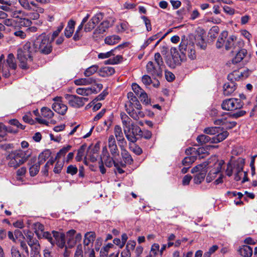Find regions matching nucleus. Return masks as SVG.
I'll use <instances>...</instances> for the list:
<instances>
[{
    "label": "nucleus",
    "instance_id": "f257e3e1",
    "mask_svg": "<svg viewBox=\"0 0 257 257\" xmlns=\"http://www.w3.org/2000/svg\"><path fill=\"white\" fill-rule=\"evenodd\" d=\"M35 51L30 42L25 43L22 47L17 50V58L20 61V66L22 69H27L33 61L32 54Z\"/></svg>",
    "mask_w": 257,
    "mask_h": 257
},
{
    "label": "nucleus",
    "instance_id": "f03ea898",
    "mask_svg": "<svg viewBox=\"0 0 257 257\" xmlns=\"http://www.w3.org/2000/svg\"><path fill=\"white\" fill-rule=\"evenodd\" d=\"M49 36L46 33L40 35L35 41L33 46L35 51H39L41 53L49 54L52 50V43Z\"/></svg>",
    "mask_w": 257,
    "mask_h": 257
},
{
    "label": "nucleus",
    "instance_id": "7ed1b4c3",
    "mask_svg": "<svg viewBox=\"0 0 257 257\" xmlns=\"http://www.w3.org/2000/svg\"><path fill=\"white\" fill-rule=\"evenodd\" d=\"M28 158L26 152L21 150L11 152L6 158L8 166L15 169L26 162Z\"/></svg>",
    "mask_w": 257,
    "mask_h": 257
},
{
    "label": "nucleus",
    "instance_id": "20e7f679",
    "mask_svg": "<svg viewBox=\"0 0 257 257\" xmlns=\"http://www.w3.org/2000/svg\"><path fill=\"white\" fill-rule=\"evenodd\" d=\"M43 236L48 239L52 245L56 244L61 248L63 247L65 245L64 236L57 231H53L52 233L48 231L43 232Z\"/></svg>",
    "mask_w": 257,
    "mask_h": 257
},
{
    "label": "nucleus",
    "instance_id": "39448f33",
    "mask_svg": "<svg viewBox=\"0 0 257 257\" xmlns=\"http://www.w3.org/2000/svg\"><path fill=\"white\" fill-rule=\"evenodd\" d=\"M208 165V162H205L197 165L192 169L191 173H196L193 179L195 184H199L204 180L206 175L207 168Z\"/></svg>",
    "mask_w": 257,
    "mask_h": 257
},
{
    "label": "nucleus",
    "instance_id": "423d86ee",
    "mask_svg": "<svg viewBox=\"0 0 257 257\" xmlns=\"http://www.w3.org/2000/svg\"><path fill=\"white\" fill-rule=\"evenodd\" d=\"M228 132L224 131L212 138L205 135H201L197 138L196 140L201 145L209 142L211 143H218L224 140L228 137Z\"/></svg>",
    "mask_w": 257,
    "mask_h": 257
},
{
    "label": "nucleus",
    "instance_id": "0eeeda50",
    "mask_svg": "<svg viewBox=\"0 0 257 257\" xmlns=\"http://www.w3.org/2000/svg\"><path fill=\"white\" fill-rule=\"evenodd\" d=\"M244 104L240 99L231 98L224 100L221 104L223 110L234 111L241 108Z\"/></svg>",
    "mask_w": 257,
    "mask_h": 257
},
{
    "label": "nucleus",
    "instance_id": "6e6552de",
    "mask_svg": "<svg viewBox=\"0 0 257 257\" xmlns=\"http://www.w3.org/2000/svg\"><path fill=\"white\" fill-rule=\"evenodd\" d=\"M170 52L172 60L170 58H167L166 60V63L170 67L174 68L186 59L185 54L181 53V54H180L176 48H172Z\"/></svg>",
    "mask_w": 257,
    "mask_h": 257
},
{
    "label": "nucleus",
    "instance_id": "1a4fd4ad",
    "mask_svg": "<svg viewBox=\"0 0 257 257\" xmlns=\"http://www.w3.org/2000/svg\"><path fill=\"white\" fill-rule=\"evenodd\" d=\"M123 131L127 139L132 143L136 142L142 134L141 128L135 123L128 127L124 128Z\"/></svg>",
    "mask_w": 257,
    "mask_h": 257
},
{
    "label": "nucleus",
    "instance_id": "9d476101",
    "mask_svg": "<svg viewBox=\"0 0 257 257\" xmlns=\"http://www.w3.org/2000/svg\"><path fill=\"white\" fill-rule=\"evenodd\" d=\"M179 50L181 53L185 54V56L187 55L191 60H194L196 57L194 44L191 41L186 42V41H184L181 42L179 45Z\"/></svg>",
    "mask_w": 257,
    "mask_h": 257
},
{
    "label": "nucleus",
    "instance_id": "9b49d317",
    "mask_svg": "<svg viewBox=\"0 0 257 257\" xmlns=\"http://www.w3.org/2000/svg\"><path fill=\"white\" fill-rule=\"evenodd\" d=\"M66 98L68 100L69 104L72 107L79 108L84 104L85 101H87L88 98L86 97H79L75 95L67 94Z\"/></svg>",
    "mask_w": 257,
    "mask_h": 257
},
{
    "label": "nucleus",
    "instance_id": "f8f14e48",
    "mask_svg": "<svg viewBox=\"0 0 257 257\" xmlns=\"http://www.w3.org/2000/svg\"><path fill=\"white\" fill-rule=\"evenodd\" d=\"M62 98L61 97H55L53 99L54 101L52 105L53 109L57 113L61 114L64 115L67 109V106L63 103Z\"/></svg>",
    "mask_w": 257,
    "mask_h": 257
},
{
    "label": "nucleus",
    "instance_id": "ddd939ff",
    "mask_svg": "<svg viewBox=\"0 0 257 257\" xmlns=\"http://www.w3.org/2000/svg\"><path fill=\"white\" fill-rule=\"evenodd\" d=\"M250 58V55H248L247 51L244 49L240 50L232 58L233 64H237L243 61L244 64H247Z\"/></svg>",
    "mask_w": 257,
    "mask_h": 257
},
{
    "label": "nucleus",
    "instance_id": "4468645a",
    "mask_svg": "<svg viewBox=\"0 0 257 257\" xmlns=\"http://www.w3.org/2000/svg\"><path fill=\"white\" fill-rule=\"evenodd\" d=\"M103 15L101 13H98L95 14L90 20L85 25L84 31L85 32H90L92 30L96 25L102 20Z\"/></svg>",
    "mask_w": 257,
    "mask_h": 257
},
{
    "label": "nucleus",
    "instance_id": "2eb2a0df",
    "mask_svg": "<svg viewBox=\"0 0 257 257\" xmlns=\"http://www.w3.org/2000/svg\"><path fill=\"white\" fill-rule=\"evenodd\" d=\"M147 72L155 78L162 76V68L160 66H155L152 61H149L146 66Z\"/></svg>",
    "mask_w": 257,
    "mask_h": 257
},
{
    "label": "nucleus",
    "instance_id": "dca6fc26",
    "mask_svg": "<svg viewBox=\"0 0 257 257\" xmlns=\"http://www.w3.org/2000/svg\"><path fill=\"white\" fill-rule=\"evenodd\" d=\"M103 162H104L105 165L108 167H110L114 164V166L117 168L118 165L117 164H116L113 160L112 157H110L109 153L107 150V147L104 146L102 148V157L101 160Z\"/></svg>",
    "mask_w": 257,
    "mask_h": 257
},
{
    "label": "nucleus",
    "instance_id": "f3484780",
    "mask_svg": "<svg viewBox=\"0 0 257 257\" xmlns=\"http://www.w3.org/2000/svg\"><path fill=\"white\" fill-rule=\"evenodd\" d=\"M108 147L112 157L114 158L119 155V151L116 145L114 137L113 135H110L108 137Z\"/></svg>",
    "mask_w": 257,
    "mask_h": 257
},
{
    "label": "nucleus",
    "instance_id": "a211bd4d",
    "mask_svg": "<svg viewBox=\"0 0 257 257\" xmlns=\"http://www.w3.org/2000/svg\"><path fill=\"white\" fill-rule=\"evenodd\" d=\"M114 134L120 148L123 147L126 145V142L123 137L121 127L119 125H116L114 126Z\"/></svg>",
    "mask_w": 257,
    "mask_h": 257
},
{
    "label": "nucleus",
    "instance_id": "6ab92c4d",
    "mask_svg": "<svg viewBox=\"0 0 257 257\" xmlns=\"http://www.w3.org/2000/svg\"><path fill=\"white\" fill-rule=\"evenodd\" d=\"M1 8L2 10L9 12L11 17L19 19L21 17H25V12L20 10H14L10 7V5L2 6Z\"/></svg>",
    "mask_w": 257,
    "mask_h": 257
},
{
    "label": "nucleus",
    "instance_id": "aec40b11",
    "mask_svg": "<svg viewBox=\"0 0 257 257\" xmlns=\"http://www.w3.org/2000/svg\"><path fill=\"white\" fill-rule=\"evenodd\" d=\"M113 23L114 21L112 19L103 21L94 31V34H103L113 25Z\"/></svg>",
    "mask_w": 257,
    "mask_h": 257
},
{
    "label": "nucleus",
    "instance_id": "412c9836",
    "mask_svg": "<svg viewBox=\"0 0 257 257\" xmlns=\"http://www.w3.org/2000/svg\"><path fill=\"white\" fill-rule=\"evenodd\" d=\"M125 45L126 44H121L117 46L115 48L105 53H100L98 55V58L99 59H104L106 58H110L112 56H114L116 54V51L117 50L122 49Z\"/></svg>",
    "mask_w": 257,
    "mask_h": 257
},
{
    "label": "nucleus",
    "instance_id": "4be33fe9",
    "mask_svg": "<svg viewBox=\"0 0 257 257\" xmlns=\"http://www.w3.org/2000/svg\"><path fill=\"white\" fill-rule=\"evenodd\" d=\"M76 92L79 95L88 96L93 93H97L98 91L94 86H93L87 88H78L76 90Z\"/></svg>",
    "mask_w": 257,
    "mask_h": 257
},
{
    "label": "nucleus",
    "instance_id": "5701e85b",
    "mask_svg": "<svg viewBox=\"0 0 257 257\" xmlns=\"http://www.w3.org/2000/svg\"><path fill=\"white\" fill-rule=\"evenodd\" d=\"M95 238V233L93 232H87L84 236L83 241L84 248L90 246L92 248V244Z\"/></svg>",
    "mask_w": 257,
    "mask_h": 257
},
{
    "label": "nucleus",
    "instance_id": "b1692460",
    "mask_svg": "<svg viewBox=\"0 0 257 257\" xmlns=\"http://www.w3.org/2000/svg\"><path fill=\"white\" fill-rule=\"evenodd\" d=\"M236 89L235 82H228L223 85V93L225 95L228 96L231 94Z\"/></svg>",
    "mask_w": 257,
    "mask_h": 257
},
{
    "label": "nucleus",
    "instance_id": "393cba45",
    "mask_svg": "<svg viewBox=\"0 0 257 257\" xmlns=\"http://www.w3.org/2000/svg\"><path fill=\"white\" fill-rule=\"evenodd\" d=\"M238 252L243 257H250L252 254V249L249 246L243 245L239 247Z\"/></svg>",
    "mask_w": 257,
    "mask_h": 257
},
{
    "label": "nucleus",
    "instance_id": "a878e982",
    "mask_svg": "<svg viewBox=\"0 0 257 257\" xmlns=\"http://www.w3.org/2000/svg\"><path fill=\"white\" fill-rule=\"evenodd\" d=\"M75 22L72 20H70L68 22L67 26L65 29L64 34L67 38H70L72 36L75 27Z\"/></svg>",
    "mask_w": 257,
    "mask_h": 257
},
{
    "label": "nucleus",
    "instance_id": "bb28decb",
    "mask_svg": "<svg viewBox=\"0 0 257 257\" xmlns=\"http://www.w3.org/2000/svg\"><path fill=\"white\" fill-rule=\"evenodd\" d=\"M228 33L227 31H223L216 42V46L217 48H221L225 45V40L227 37Z\"/></svg>",
    "mask_w": 257,
    "mask_h": 257
},
{
    "label": "nucleus",
    "instance_id": "cd10ccee",
    "mask_svg": "<svg viewBox=\"0 0 257 257\" xmlns=\"http://www.w3.org/2000/svg\"><path fill=\"white\" fill-rule=\"evenodd\" d=\"M121 155L123 160L124 161L125 164L131 165L133 163V159L129 154V153L124 149L123 147H121Z\"/></svg>",
    "mask_w": 257,
    "mask_h": 257
},
{
    "label": "nucleus",
    "instance_id": "c85d7f7f",
    "mask_svg": "<svg viewBox=\"0 0 257 257\" xmlns=\"http://www.w3.org/2000/svg\"><path fill=\"white\" fill-rule=\"evenodd\" d=\"M120 38L117 35H112L105 38V43L108 45H113L119 42Z\"/></svg>",
    "mask_w": 257,
    "mask_h": 257
},
{
    "label": "nucleus",
    "instance_id": "c756f323",
    "mask_svg": "<svg viewBox=\"0 0 257 257\" xmlns=\"http://www.w3.org/2000/svg\"><path fill=\"white\" fill-rule=\"evenodd\" d=\"M31 21L28 18L21 17L19 19H16V26L27 27L31 26Z\"/></svg>",
    "mask_w": 257,
    "mask_h": 257
},
{
    "label": "nucleus",
    "instance_id": "7c9ffc66",
    "mask_svg": "<svg viewBox=\"0 0 257 257\" xmlns=\"http://www.w3.org/2000/svg\"><path fill=\"white\" fill-rule=\"evenodd\" d=\"M120 117L123 129L130 127L134 123L132 120L124 113H121Z\"/></svg>",
    "mask_w": 257,
    "mask_h": 257
},
{
    "label": "nucleus",
    "instance_id": "2f4dec72",
    "mask_svg": "<svg viewBox=\"0 0 257 257\" xmlns=\"http://www.w3.org/2000/svg\"><path fill=\"white\" fill-rule=\"evenodd\" d=\"M115 72L114 69L112 67L106 66L100 70V75L102 77L110 76Z\"/></svg>",
    "mask_w": 257,
    "mask_h": 257
},
{
    "label": "nucleus",
    "instance_id": "473e14b6",
    "mask_svg": "<svg viewBox=\"0 0 257 257\" xmlns=\"http://www.w3.org/2000/svg\"><path fill=\"white\" fill-rule=\"evenodd\" d=\"M241 73L239 71H234L232 73L229 74L227 76L228 80L231 82H235L240 79Z\"/></svg>",
    "mask_w": 257,
    "mask_h": 257
},
{
    "label": "nucleus",
    "instance_id": "72a5a7b5",
    "mask_svg": "<svg viewBox=\"0 0 257 257\" xmlns=\"http://www.w3.org/2000/svg\"><path fill=\"white\" fill-rule=\"evenodd\" d=\"M51 155V152L49 150H46L42 152L39 156L38 162L39 165L43 164L46 160L49 158Z\"/></svg>",
    "mask_w": 257,
    "mask_h": 257
},
{
    "label": "nucleus",
    "instance_id": "f704fd0d",
    "mask_svg": "<svg viewBox=\"0 0 257 257\" xmlns=\"http://www.w3.org/2000/svg\"><path fill=\"white\" fill-rule=\"evenodd\" d=\"M86 79H87V85L92 84V85H94L96 86V88L98 89L97 91H98V92L99 91H100V90H101L102 88H103L102 84L101 83H97V79L95 78H94L93 77H87V78H86Z\"/></svg>",
    "mask_w": 257,
    "mask_h": 257
},
{
    "label": "nucleus",
    "instance_id": "c9c22d12",
    "mask_svg": "<svg viewBox=\"0 0 257 257\" xmlns=\"http://www.w3.org/2000/svg\"><path fill=\"white\" fill-rule=\"evenodd\" d=\"M122 60V56L120 55H116L112 58H109L105 61V64L115 65L119 63Z\"/></svg>",
    "mask_w": 257,
    "mask_h": 257
},
{
    "label": "nucleus",
    "instance_id": "e433bc0d",
    "mask_svg": "<svg viewBox=\"0 0 257 257\" xmlns=\"http://www.w3.org/2000/svg\"><path fill=\"white\" fill-rule=\"evenodd\" d=\"M41 116L50 119L54 115V112L49 108L44 107L41 110Z\"/></svg>",
    "mask_w": 257,
    "mask_h": 257
},
{
    "label": "nucleus",
    "instance_id": "4c0bfd02",
    "mask_svg": "<svg viewBox=\"0 0 257 257\" xmlns=\"http://www.w3.org/2000/svg\"><path fill=\"white\" fill-rule=\"evenodd\" d=\"M236 37L234 36H231L228 38L227 37L224 45L225 49L226 50H230L233 47L234 41L236 40Z\"/></svg>",
    "mask_w": 257,
    "mask_h": 257
},
{
    "label": "nucleus",
    "instance_id": "58836bf2",
    "mask_svg": "<svg viewBox=\"0 0 257 257\" xmlns=\"http://www.w3.org/2000/svg\"><path fill=\"white\" fill-rule=\"evenodd\" d=\"M221 131V130H220V128L216 126L206 127L204 130V132L205 134L210 135H215L216 134H219L222 133L220 132Z\"/></svg>",
    "mask_w": 257,
    "mask_h": 257
},
{
    "label": "nucleus",
    "instance_id": "ea45409f",
    "mask_svg": "<svg viewBox=\"0 0 257 257\" xmlns=\"http://www.w3.org/2000/svg\"><path fill=\"white\" fill-rule=\"evenodd\" d=\"M98 69V66L97 65H93L87 68L84 72V75L86 77H89L90 76L94 74Z\"/></svg>",
    "mask_w": 257,
    "mask_h": 257
},
{
    "label": "nucleus",
    "instance_id": "a19ab883",
    "mask_svg": "<svg viewBox=\"0 0 257 257\" xmlns=\"http://www.w3.org/2000/svg\"><path fill=\"white\" fill-rule=\"evenodd\" d=\"M137 110V111L134 109L133 112L129 114L130 116L135 120H138L140 118L144 117L145 114L143 111H142L141 110Z\"/></svg>",
    "mask_w": 257,
    "mask_h": 257
},
{
    "label": "nucleus",
    "instance_id": "79ce46f5",
    "mask_svg": "<svg viewBox=\"0 0 257 257\" xmlns=\"http://www.w3.org/2000/svg\"><path fill=\"white\" fill-rule=\"evenodd\" d=\"M71 148V146L70 145H67L66 147H64L57 154L55 159H59L61 157L64 156Z\"/></svg>",
    "mask_w": 257,
    "mask_h": 257
},
{
    "label": "nucleus",
    "instance_id": "37998d69",
    "mask_svg": "<svg viewBox=\"0 0 257 257\" xmlns=\"http://www.w3.org/2000/svg\"><path fill=\"white\" fill-rule=\"evenodd\" d=\"M196 158L194 156H190L185 157L182 161V164L185 166L189 167L196 160Z\"/></svg>",
    "mask_w": 257,
    "mask_h": 257
},
{
    "label": "nucleus",
    "instance_id": "c03bdc74",
    "mask_svg": "<svg viewBox=\"0 0 257 257\" xmlns=\"http://www.w3.org/2000/svg\"><path fill=\"white\" fill-rule=\"evenodd\" d=\"M85 257H95V253L93 248L90 246L84 248Z\"/></svg>",
    "mask_w": 257,
    "mask_h": 257
},
{
    "label": "nucleus",
    "instance_id": "a18cd8bd",
    "mask_svg": "<svg viewBox=\"0 0 257 257\" xmlns=\"http://www.w3.org/2000/svg\"><path fill=\"white\" fill-rule=\"evenodd\" d=\"M37 11L38 12L30 13L29 14H26V16H28L30 19H32L33 20H37L40 17L39 13H43L44 10L42 8H38Z\"/></svg>",
    "mask_w": 257,
    "mask_h": 257
},
{
    "label": "nucleus",
    "instance_id": "49530a36",
    "mask_svg": "<svg viewBox=\"0 0 257 257\" xmlns=\"http://www.w3.org/2000/svg\"><path fill=\"white\" fill-rule=\"evenodd\" d=\"M40 165L37 163L30 168V174L31 176H35L38 174L40 170Z\"/></svg>",
    "mask_w": 257,
    "mask_h": 257
},
{
    "label": "nucleus",
    "instance_id": "de8ad7c7",
    "mask_svg": "<svg viewBox=\"0 0 257 257\" xmlns=\"http://www.w3.org/2000/svg\"><path fill=\"white\" fill-rule=\"evenodd\" d=\"M85 148V147L84 146H82L78 150L77 153L75 157V160L76 161L80 162L82 160V158L84 154Z\"/></svg>",
    "mask_w": 257,
    "mask_h": 257
},
{
    "label": "nucleus",
    "instance_id": "09e8293b",
    "mask_svg": "<svg viewBox=\"0 0 257 257\" xmlns=\"http://www.w3.org/2000/svg\"><path fill=\"white\" fill-rule=\"evenodd\" d=\"M161 33H158L157 34L150 37L143 44V47L146 48L152 42L159 39L161 36Z\"/></svg>",
    "mask_w": 257,
    "mask_h": 257
},
{
    "label": "nucleus",
    "instance_id": "8fccbe9b",
    "mask_svg": "<svg viewBox=\"0 0 257 257\" xmlns=\"http://www.w3.org/2000/svg\"><path fill=\"white\" fill-rule=\"evenodd\" d=\"M83 247L81 244H78L75 249L74 257H83Z\"/></svg>",
    "mask_w": 257,
    "mask_h": 257
},
{
    "label": "nucleus",
    "instance_id": "3c124183",
    "mask_svg": "<svg viewBox=\"0 0 257 257\" xmlns=\"http://www.w3.org/2000/svg\"><path fill=\"white\" fill-rule=\"evenodd\" d=\"M196 45L200 47L202 49H205L206 46V45L204 42V39L202 37L199 35L196 38Z\"/></svg>",
    "mask_w": 257,
    "mask_h": 257
},
{
    "label": "nucleus",
    "instance_id": "603ef678",
    "mask_svg": "<svg viewBox=\"0 0 257 257\" xmlns=\"http://www.w3.org/2000/svg\"><path fill=\"white\" fill-rule=\"evenodd\" d=\"M31 256L40 254V245L39 243H36L34 246L31 247Z\"/></svg>",
    "mask_w": 257,
    "mask_h": 257
},
{
    "label": "nucleus",
    "instance_id": "864d4df0",
    "mask_svg": "<svg viewBox=\"0 0 257 257\" xmlns=\"http://www.w3.org/2000/svg\"><path fill=\"white\" fill-rule=\"evenodd\" d=\"M130 150L135 154L140 155L143 153L142 149L138 145L134 144L130 146Z\"/></svg>",
    "mask_w": 257,
    "mask_h": 257
},
{
    "label": "nucleus",
    "instance_id": "5fc2aeb1",
    "mask_svg": "<svg viewBox=\"0 0 257 257\" xmlns=\"http://www.w3.org/2000/svg\"><path fill=\"white\" fill-rule=\"evenodd\" d=\"M64 25L63 23H61L58 26L57 30L53 32L52 35V40H54L59 35L60 32L63 29Z\"/></svg>",
    "mask_w": 257,
    "mask_h": 257
},
{
    "label": "nucleus",
    "instance_id": "6e6d98bb",
    "mask_svg": "<svg viewBox=\"0 0 257 257\" xmlns=\"http://www.w3.org/2000/svg\"><path fill=\"white\" fill-rule=\"evenodd\" d=\"M154 59L157 66H160V67H162V66H163L164 62L159 53H155L154 56Z\"/></svg>",
    "mask_w": 257,
    "mask_h": 257
},
{
    "label": "nucleus",
    "instance_id": "4d7b16f0",
    "mask_svg": "<svg viewBox=\"0 0 257 257\" xmlns=\"http://www.w3.org/2000/svg\"><path fill=\"white\" fill-rule=\"evenodd\" d=\"M128 23L126 22L120 23L117 26V31L119 32H123L128 29Z\"/></svg>",
    "mask_w": 257,
    "mask_h": 257
},
{
    "label": "nucleus",
    "instance_id": "13d9d810",
    "mask_svg": "<svg viewBox=\"0 0 257 257\" xmlns=\"http://www.w3.org/2000/svg\"><path fill=\"white\" fill-rule=\"evenodd\" d=\"M141 19L143 20L148 31L152 30V26L150 20L146 16H142Z\"/></svg>",
    "mask_w": 257,
    "mask_h": 257
},
{
    "label": "nucleus",
    "instance_id": "bf43d9fd",
    "mask_svg": "<svg viewBox=\"0 0 257 257\" xmlns=\"http://www.w3.org/2000/svg\"><path fill=\"white\" fill-rule=\"evenodd\" d=\"M132 87L134 92L138 96L144 91V90H143L140 86L136 83H133Z\"/></svg>",
    "mask_w": 257,
    "mask_h": 257
},
{
    "label": "nucleus",
    "instance_id": "052dcab7",
    "mask_svg": "<svg viewBox=\"0 0 257 257\" xmlns=\"http://www.w3.org/2000/svg\"><path fill=\"white\" fill-rule=\"evenodd\" d=\"M34 229L35 230V232L38 234L39 233L42 232L44 229V227L43 224L39 222L35 223L34 224Z\"/></svg>",
    "mask_w": 257,
    "mask_h": 257
},
{
    "label": "nucleus",
    "instance_id": "680f3d73",
    "mask_svg": "<svg viewBox=\"0 0 257 257\" xmlns=\"http://www.w3.org/2000/svg\"><path fill=\"white\" fill-rule=\"evenodd\" d=\"M216 175V171H210L208 175L206 177V181L207 183L211 182L214 180Z\"/></svg>",
    "mask_w": 257,
    "mask_h": 257
},
{
    "label": "nucleus",
    "instance_id": "e2e57ef3",
    "mask_svg": "<svg viewBox=\"0 0 257 257\" xmlns=\"http://www.w3.org/2000/svg\"><path fill=\"white\" fill-rule=\"evenodd\" d=\"M77 171V168L74 165H69L67 167V173L72 175L76 174Z\"/></svg>",
    "mask_w": 257,
    "mask_h": 257
},
{
    "label": "nucleus",
    "instance_id": "0e129e2a",
    "mask_svg": "<svg viewBox=\"0 0 257 257\" xmlns=\"http://www.w3.org/2000/svg\"><path fill=\"white\" fill-rule=\"evenodd\" d=\"M224 164V162L222 161H218L214 164L215 169H212L211 171H216V174H218L222 168V165Z\"/></svg>",
    "mask_w": 257,
    "mask_h": 257
},
{
    "label": "nucleus",
    "instance_id": "69168bd1",
    "mask_svg": "<svg viewBox=\"0 0 257 257\" xmlns=\"http://www.w3.org/2000/svg\"><path fill=\"white\" fill-rule=\"evenodd\" d=\"M134 102L127 101V102L125 104V110L128 114L133 112V111L134 110Z\"/></svg>",
    "mask_w": 257,
    "mask_h": 257
},
{
    "label": "nucleus",
    "instance_id": "338daca9",
    "mask_svg": "<svg viewBox=\"0 0 257 257\" xmlns=\"http://www.w3.org/2000/svg\"><path fill=\"white\" fill-rule=\"evenodd\" d=\"M3 23L7 26H16V20L7 19L4 20Z\"/></svg>",
    "mask_w": 257,
    "mask_h": 257
},
{
    "label": "nucleus",
    "instance_id": "774afa93",
    "mask_svg": "<svg viewBox=\"0 0 257 257\" xmlns=\"http://www.w3.org/2000/svg\"><path fill=\"white\" fill-rule=\"evenodd\" d=\"M43 257H54L53 253L51 249L45 248L43 251Z\"/></svg>",
    "mask_w": 257,
    "mask_h": 257
}]
</instances>
